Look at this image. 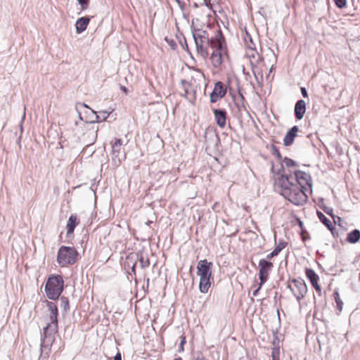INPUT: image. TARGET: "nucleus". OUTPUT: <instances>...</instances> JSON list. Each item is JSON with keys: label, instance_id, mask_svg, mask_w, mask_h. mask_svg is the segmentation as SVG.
Wrapping results in <instances>:
<instances>
[{"label": "nucleus", "instance_id": "nucleus-1", "mask_svg": "<svg viewBox=\"0 0 360 360\" xmlns=\"http://www.w3.org/2000/svg\"><path fill=\"white\" fill-rule=\"evenodd\" d=\"M311 176L302 171L297 170L292 174H283L277 180L281 187V194L291 203L302 205L307 200L306 186H311Z\"/></svg>", "mask_w": 360, "mask_h": 360}, {"label": "nucleus", "instance_id": "nucleus-2", "mask_svg": "<svg viewBox=\"0 0 360 360\" xmlns=\"http://www.w3.org/2000/svg\"><path fill=\"white\" fill-rule=\"evenodd\" d=\"M197 46V52L204 58L210 57L212 65L214 68H219L225 58L227 56L225 39L221 30H217L214 36L210 37L207 43L202 44Z\"/></svg>", "mask_w": 360, "mask_h": 360}, {"label": "nucleus", "instance_id": "nucleus-3", "mask_svg": "<svg viewBox=\"0 0 360 360\" xmlns=\"http://www.w3.org/2000/svg\"><path fill=\"white\" fill-rule=\"evenodd\" d=\"M49 310V322L44 328L41 337V350L43 348H49L54 342V335L58 332V307L53 302H46Z\"/></svg>", "mask_w": 360, "mask_h": 360}, {"label": "nucleus", "instance_id": "nucleus-4", "mask_svg": "<svg viewBox=\"0 0 360 360\" xmlns=\"http://www.w3.org/2000/svg\"><path fill=\"white\" fill-rule=\"evenodd\" d=\"M64 282L61 276L49 278L45 285L46 294L50 300H57L63 290Z\"/></svg>", "mask_w": 360, "mask_h": 360}, {"label": "nucleus", "instance_id": "nucleus-5", "mask_svg": "<svg viewBox=\"0 0 360 360\" xmlns=\"http://www.w3.org/2000/svg\"><path fill=\"white\" fill-rule=\"evenodd\" d=\"M78 252L73 247L61 246L58 252L57 261L60 266L75 264L77 260Z\"/></svg>", "mask_w": 360, "mask_h": 360}, {"label": "nucleus", "instance_id": "nucleus-6", "mask_svg": "<svg viewBox=\"0 0 360 360\" xmlns=\"http://www.w3.org/2000/svg\"><path fill=\"white\" fill-rule=\"evenodd\" d=\"M288 288L295 296L299 304H300L301 300L305 297L308 290L305 282L302 279H293L289 283Z\"/></svg>", "mask_w": 360, "mask_h": 360}, {"label": "nucleus", "instance_id": "nucleus-7", "mask_svg": "<svg viewBox=\"0 0 360 360\" xmlns=\"http://www.w3.org/2000/svg\"><path fill=\"white\" fill-rule=\"evenodd\" d=\"M259 278L260 281V286H262V285L267 281L269 272L274 267V264L269 261L262 259L259 262Z\"/></svg>", "mask_w": 360, "mask_h": 360}, {"label": "nucleus", "instance_id": "nucleus-8", "mask_svg": "<svg viewBox=\"0 0 360 360\" xmlns=\"http://www.w3.org/2000/svg\"><path fill=\"white\" fill-rule=\"evenodd\" d=\"M112 144V158L115 165H120L123 159H125V154L121 156L122 140L120 139H115Z\"/></svg>", "mask_w": 360, "mask_h": 360}, {"label": "nucleus", "instance_id": "nucleus-9", "mask_svg": "<svg viewBox=\"0 0 360 360\" xmlns=\"http://www.w3.org/2000/svg\"><path fill=\"white\" fill-rule=\"evenodd\" d=\"M212 263L207 259L200 260L197 265V275L200 278L212 276Z\"/></svg>", "mask_w": 360, "mask_h": 360}, {"label": "nucleus", "instance_id": "nucleus-10", "mask_svg": "<svg viewBox=\"0 0 360 360\" xmlns=\"http://www.w3.org/2000/svg\"><path fill=\"white\" fill-rule=\"evenodd\" d=\"M226 94V87L221 82H217L210 94V100L211 103H215L223 98Z\"/></svg>", "mask_w": 360, "mask_h": 360}, {"label": "nucleus", "instance_id": "nucleus-11", "mask_svg": "<svg viewBox=\"0 0 360 360\" xmlns=\"http://www.w3.org/2000/svg\"><path fill=\"white\" fill-rule=\"evenodd\" d=\"M193 37L195 40V43L197 46H200L202 48V44L207 43L208 40L210 39L209 37V34L205 30H198L193 33Z\"/></svg>", "mask_w": 360, "mask_h": 360}, {"label": "nucleus", "instance_id": "nucleus-12", "mask_svg": "<svg viewBox=\"0 0 360 360\" xmlns=\"http://www.w3.org/2000/svg\"><path fill=\"white\" fill-rule=\"evenodd\" d=\"M306 276L310 281L312 286L315 288L316 292L321 295V288L319 285V276L316 274V272L311 269H306Z\"/></svg>", "mask_w": 360, "mask_h": 360}, {"label": "nucleus", "instance_id": "nucleus-13", "mask_svg": "<svg viewBox=\"0 0 360 360\" xmlns=\"http://www.w3.org/2000/svg\"><path fill=\"white\" fill-rule=\"evenodd\" d=\"M213 113L217 122V124L223 129L226 126V112L221 109H214Z\"/></svg>", "mask_w": 360, "mask_h": 360}, {"label": "nucleus", "instance_id": "nucleus-14", "mask_svg": "<svg viewBox=\"0 0 360 360\" xmlns=\"http://www.w3.org/2000/svg\"><path fill=\"white\" fill-rule=\"evenodd\" d=\"M245 55L250 58L252 65L258 64L262 58L255 47L247 48Z\"/></svg>", "mask_w": 360, "mask_h": 360}, {"label": "nucleus", "instance_id": "nucleus-15", "mask_svg": "<svg viewBox=\"0 0 360 360\" xmlns=\"http://www.w3.org/2000/svg\"><path fill=\"white\" fill-rule=\"evenodd\" d=\"M298 130V127L294 126L289 131H288L283 139V144L285 146H289L292 144Z\"/></svg>", "mask_w": 360, "mask_h": 360}, {"label": "nucleus", "instance_id": "nucleus-16", "mask_svg": "<svg viewBox=\"0 0 360 360\" xmlns=\"http://www.w3.org/2000/svg\"><path fill=\"white\" fill-rule=\"evenodd\" d=\"M306 112V103L303 100L297 101L295 105V116L297 120H302Z\"/></svg>", "mask_w": 360, "mask_h": 360}, {"label": "nucleus", "instance_id": "nucleus-17", "mask_svg": "<svg viewBox=\"0 0 360 360\" xmlns=\"http://www.w3.org/2000/svg\"><path fill=\"white\" fill-rule=\"evenodd\" d=\"M89 22V18L88 17H82L79 18L75 24L76 30L78 34L84 32Z\"/></svg>", "mask_w": 360, "mask_h": 360}, {"label": "nucleus", "instance_id": "nucleus-18", "mask_svg": "<svg viewBox=\"0 0 360 360\" xmlns=\"http://www.w3.org/2000/svg\"><path fill=\"white\" fill-rule=\"evenodd\" d=\"M77 217L75 214H72L68 219L67 223V234L70 235L73 233L75 226L77 225Z\"/></svg>", "mask_w": 360, "mask_h": 360}, {"label": "nucleus", "instance_id": "nucleus-19", "mask_svg": "<svg viewBox=\"0 0 360 360\" xmlns=\"http://www.w3.org/2000/svg\"><path fill=\"white\" fill-rule=\"evenodd\" d=\"M91 112L95 115V120L90 121V123H96L105 121L111 113V112H108L105 110L99 111L98 115H97V112L94 110H91Z\"/></svg>", "mask_w": 360, "mask_h": 360}, {"label": "nucleus", "instance_id": "nucleus-20", "mask_svg": "<svg viewBox=\"0 0 360 360\" xmlns=\"http://www.w3.org/2000/svg\"><path fill=\"white\" fill-rule=\"evenodd\" d=\"M211 285V277L200 278L199 289L202 293L207 292Z\"/></svg>", "mask_w": 360, "mask_h": 360}, {"label": "nucleus", "instance_id": "nucleus-21", "mask_svg": "<svg viewBox=\"0 0 360 360\" xmlns=\"http://www.w3.org/2000/svg\"><path fill=\"white\" fill-rule=\"evenodd\" d=\"M286 245V242L279 241L278 243L275 247L274 250L271 253L266 255V259H271L274 257L277 256L279 254V252L285 248Z\"/></svg>", "mask_w": 360, "mask_h": 360}, {"label": "nucleus", "instance_id": "nucleus-22", "mask_svg": "<svg viewBox=\"0 0 360 360\" xmlns=\"http://www.w3.org/2000/svg\"><path fill=\"white\" fill-rule=\"evenodd\" d=\"M317 216L319 220L331 231L334 229L333 223L327 218L321 212L317 211Z\"/></svg>", "mask_w": 360, "mask_h": 360}, {"label": "nucleus", "instance_id": "nucleus-23", "mask_svg": "<svg viewBox=\"0 0 360 360\" xmlns=\"http://www.w3.org/2000/svg\"><path fill=\"white\" fill-rule=\"evenodd\" d=\"M347 241L350 243H356L360 240V231L354 229L351 231L347 238Z\"/></svg>", "mask_w": 360, "mask_h": 360}, {"label": "nucleus", "instance_id": "nucleus-24", "mask_svg": "<svg viewBox=\"0 0 360 360\" xmlns=\"http://www.w3.org/2000/svg\"><path fill=\"white\" fill-rule=\"evenodd\" d=\"M139 262L142 269H145L150 265V260L147 257H145L142 254L139 256Z\"/></svg>", "mask_w": 360, "mask_h": 360}, {"label": "nucleus", "instance_id": "nucleus-25", "mask_svg": "<svg viewBox=\"0 0 360 360\" xmlns=\"http://www.w3.org/2000/svg\"><path fill=\"white\" fill-rule=\"evenodd\" d=\"M280 357V349L278 347H274L271 351L272 360H279Z\"/></svg>", "mask_w": 360, "mask_h": 360}, {"label": "nucleus", "instance_id": "nucleus-26", "mask_svg": "<svg viewBox=\"0 0 360 360\" xmlns=\"http://www.w3.org/2000/svg\"><path fill=\"white\" fill-rule=\"evenodd\" d=\"M335 302L337 304L338 308L339 309V310L341 311L342 309L343 302L340 300L339 294H338V292H335Z\"/></svg>", "mask_w": 360, "mask_h": 360}, {"label": "nucleus", "instance_id": "nucleus-27", "mask_svg": "<svg viewBox=\"0 0 360 360\" xmlns=\"http://www.w3.org/2000/svg\"><path fill=\"white\" fill-rule=\"evenodd\" d=\"M333 1L339 8H345L347 5V0H333Z\"/></svg>", "mask_w": 360, "mask_h": 360}, {"label": "nucleus", "instance_id": "nucleus-28", "mask_svg": "<svg viewBox=\"0 0 360 360\" xmlns=\"http://www.w3.org/2000/svg\"><path fill=\"white\" fill-rule=\"evenodd\" d=\"M284 163L288 167L297 166L296 162H295L294 160H292L290 158H285Z\"/></svg>", "mask_w": 360, "mask_h": 360}, {"label": "nucleus", "instance_id": "nucleus-29", "mask_svg": "<svg viewBox=\"0 0 360 360\" xmlns=\"http://www.w3.org/2000/svg\"><path fill=\"white\" fill-rule=\"evenodd\" d=\"M86 133H88L89 135H91L92 136V139L91 140V141L92 143H94L96 140V134H97V130H94V129H89Z\"/></svg>", "mask_w": 360, "mask_h": 360}, {"label": "nucleus", "instance_id": "nucleus-30", "mask_svg": "<svg viewBox=\"0 0 360 360\" xmlns=\"http://www.w3.org/2000/svg\"><path fill=\"white\" fill-rule=\"evenodd\" d=\"M78 4L82 6V9L87 8L89 0H77Z\"/></svg>", "mask_w": 360, "mask_h": 360}, {"label": "nucleus", "instance_id": "nucleus-31", "mask_svg": "<svg viewBox=\"0 0 360 360\" xmlns=\"http://www.w3.org/2000/svg\"><path fill=\"white\" fill-rule=\"evenodd\" d=\"M272 150H273L274 155H276L278 157V158H279V159L281 158V155L278 149L276 146H272Z\"/></svg>", "mask_w": 360, "mask_h": 360}, {"label": "nucleus", "instance_id": "nucleus-32", "mask_svg": "<svg viewBox=\"0 0 360 360\" xmlns=\"http://www.w3.org/2000/svg\"><path fill=\"white\" fill-rule=\"evenodd\" d=\"M248 38H249V41L250 42H247V48H250V47H255V44L253 43L252 41V39L251 38L250 36H248Z\"/></svg>", "mask_w": 360, "mask_h": 360}, {"label": "nucleus", "instance_id": "nucleus-33", "mask_svg": "<svg viewBox=\"0 0 360 360\" xmlns=\"http://www.w3.org/2000/svg\"><path fill=\"white\" fill-rule=\"evenodd\" d=\"M323 210H324V212H325L326 214H328L330 215L331 217H333V209H332V208H330V207H325V208L323 209Z\"/></svg>", "mask_w": 360, "mask_h": 360}, {"label": "nucleus", "instance_id": "nucleus-34", "mask_svg": "<svg viewBox=\"0 0 360 360\" xmlns=\"http://www.w3.org/2000/svg\"><path fill=\"white\" fill-rule=\"evenodd\" d=\"M301 93L304 98L308 97V94L305 87H301Z\"/></svg>", "mask_w": 360, "mask_h": 360}, {"label": "nucleus", "instance_id": "nucleus-35", "mask_svg": "<svg viewBox=\"0 0 360 360\" xmlns=\"http://www.w3.org/2000/svg\"><path fill=\"white\" fill-rule=\"evenodd\" d=\"M61 300L64 303V307L65 308L66 307H68V300L65 297H61Z\"/></svg>", "mask_w": 360, "mask_h": 360}, {"label": "nucleus", "instance_id": "nucleus-36", "mask_svg": "<svg viewBox=\"0 0 360 360\" xmlns=\"http://www.w3.org/2000/svg\"><path fill=\"white\" fill-rule=\"evenodd\" d=\"M114 360H122L121 354L120 352H117L114 356Z\"/></svg>", "mask_w": 360, "mask_h": 360}, {"label": "nucleus", "instance_id": "nucleus-37", "mask_svg": "<svg viewBox=\"0 0 360 360\" xmlns=\"http://www.w3.org/2000/svg\"><path fill=\"white\" fill-rule=\"evenodd\" d=\"M262 286H260V284L259 285V287L252 292L253 296H257L258 294V292L259 291Z\"/></svg>", "mask_w": 360, "mask_h": 360}, {"label": "nucleus", "instance_id": "nucleus-38", "mask_svg": "<svg viewBox=\"0 0 360 360\" xmlns=\"http://www.w3.org/2000/svg\"><path fill=\"white\" fill-rule=\"evenodd\" d=\"M186 342V339H185V337H183L181 338V342H180V346L183 349V345Z\"/></svg>", "mask_w": 360, "mask_h": 360}, {"label": "nucleus", "instance_id": "nucleus-39", "mask_svg": "<svg viewBox=\"0 0 360 360\" xmlns=\"http://www.w3.org/2000/svg\"><path fill=\"white\" fill-rule=\"evenodd\" d=\"M188 94V89L184 86V96L186 97Z\"/></svg>", "mask_w": 360, "mask_h": 360}, {"label": "nucleus", "instance_id": "nucleus-40", "mask_svg": "<svg viewBox=\"0 0 360 360\" xmlns=\"http://www.w3.org/2000/svg\"><path fill=\"white\" fill-rule=\"evenodd\" d=\"M120 89L125 93H127V89L124 86H120Z\"/></svg>", "mask_w": 360, "mask_h": 360}, {"label": "nucleus", "instance_id": "nucleus-41", "mask_svg": "<svg viewBox=\"0 0 360 360\" xmlns=\"http://www.w3.org/2000/svg\"><path fill=\"white\" fill-rule=\"evenodd\" d=\"M308 238L304 235V233H302V239L303 241H305Z\"/></svg>", "mask_w": 360, "mask_h": 360}, {"label": "nucleus", "instance_id": "nucleus-42", "mask_svg": "<svg viewBox=\"0 0 360 360\" xmlns=\"http://www.w3.org/2000/svg\"><path fill=\"white\" fill-rule=\"evenodd\" d=\"M82 106L84 107V108H89L88 105H86V104L83 103V104H81Z\"/></svg>", "mask_w": 360, "mask_h": 360}, {"label": "nucleus", "instance_id": "nucleus-43", "mask_svg": "<svg viewBox=\"0 0 360 360\" xmlns=\"http://www.w3.org/2000/svg\"><path fill=\"white\" fill-rule=\"evenodd\" d=\"M78 114H79V119H80V120H82V117L81 114H80V112H78Z\"/></svg>", "mask_w": 360, "mask_h": 360}, {"label": "nucleus", "instance_id": "nucleus-44", "mask_svg": "<svg viewBox=\"0 0 360 360\" xmlns=\"http://www.w3.org/2000/svg\"><path fill=\"white\" fill-rule=\"evenodd\" d=\"M174 360H182L181 357L175 358Z\"/></svg>", "mask_w": 360, "mask_h": 360}, {"label": "nucleus", "instance_id": "nucleus-45", "mask_svg": "<svg viewBox=\"0 0 360 360\" xmlns=\"http://www.w3.org/2000/svg\"><path fill=\"white\" fill-rule=\"evenodd\" d=\"M204 2H205V4L207 6H208V3L207 2V1L204 0Z\"/></svg>", "mask_w": 360, "mask_h": 360}, {"label": "nucleus", "instance_id": "nucleus-46", "mask_svg": "<svg viewBox=\"0 0 360 360\" xmlns=\"http://www.w3.org/2000/svg\"><path fill=\"white\" fill-rule=\"evenodd\" d=\"M299 224H300V226L302 227V221H300Z\"/></svg>", "mask_w": 360, "mask_h": 360}, {"label": "nucleus", "instance_id": "nucleus-47", "mask_svg": "<svg viewBox=\"0 0 360 360\" xmlns=\"http://www.w3.org/2000/svg\"><path fill=\"white\" fill-rule=\"evenodd\" d=\"M135 270V264H134V266H132V271H134Z\"/></svg>", "mask_w": 360, "mask_h": 360}, {"label": "nucleus", "instance_id": "nucleus-48", "mask_svg": "<svg viewBox=\"0 0 360 360\" xmlns=\"http://www.w3.org/2000/svg\"><path fill=\"white\" fill-rule=\"evenodd\" d=\"M197 360H207V359H206L205 358H201V359H198Z\"/></svg>", "mask_w": 360, "mask_h": 360}, {"label": "nucleus", "instance_id": "nucleus-49", "mask_svg": "<svg viewBox=\"0 0 360 360\" xmlns=\"http://www.w3.org/2000/svg\"><path fill=\"white\" fill-rule=\"evenodd\" d=\"M25 114L24 113V115H23V116H22V120H24V119H25Z\"/></svg>", "mask_w": 360, "mask_h": 360}, {"label": "nucleus", "instance_id": "nucleus-50", "mask_svg": "<svg viewBox=\"0 0 360 360\" xmlns=\"http://www.w3.org/2000/svg\"><path fill=\"white\" fill-rule=\"evenodd\" d=\"M359 280L360 281V272H359Z\"/></svg>", "mask_w": 360, "mask_h": 360}]
</instances>
